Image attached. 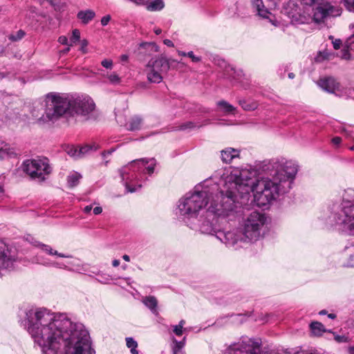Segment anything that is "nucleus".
<instances>
[{
	"label": "nucleus",
	"instance_id": "nucleus-1",
	"mask_svg": "<svg viewBox=\"0 0 354 354\" xmlns=\"http://www.w3.org/2000/svg\"><path fill=\"white\" fill-rule=\"evenodd\" d=\"M261 169L270 178L257 179L255 169L234 168L222 174L220 192L216 185H196L178 200L176 214L191 229L214 234L219 221L230 220L238 212V195L243 198L252 192L258 205L264 206L289 192L298 171L295 162L283 158L264 161Z\"/></svg>",
	"mask_w": 354,
	"mask_h": 354
},
{
	"label": "nucleus",
	"instance_id": "nucleus-2",
	"mask_svg": "<svg viewBox=\"0 0 354 354\" xmlns=\"http://www.w3.org/2000/svg\"><path fill=\"white\" fill-rule=\"evenodd\" d=\"M24 314L21 322L44 354L95 353L88 332L66 315L39 307L26 308Z\"/></svg>",
	"mask_w": 354,
	"mask_h": 354
},
{
	"label": "nucleus",
	"instance_id": "nucleus-3",
	"mask_svg": "<svg viewBox=\"0 0 354 354\" xmlns=\"http://www.w3.org/2000/svg\"><path fill=\"white\" fill-rule=\"evenodd\" d=\"M44 113L39 118L42 122H55L62 117H80L85 120H95L100 114L93 99L87 95H70L65 93H50L45 99Z\"/></svg>",
	"mask_w": 354,
	"mask_h": 354
},
{
	"label": "nucleus",
	"instance_id": "nucleus-4",
	"mask_svg": "<svg viewBox=\"0 0 354 354\" xmlns=\"http://www.w3.org/2000/svg\"><path fill=\"white\" fill-rule=\"evenodd\" d=\"M156 161L154 158L134 160L120 170V177L128 192H136L142 187L143 175L151 176L154 172Z\"/></svg>",
	"mask_w": 354,
	"mask_h": 354
},
{
	"label": "nucleus",
	"instance_id": "nucleus-5",
	"mask_svg": "<svg viewBox=\"0 0 354 354\" xmlns=\"http://www.w3.org/2000/svg\"><path fill=\"white\" fill-rule=\"evenodd\" d=\"M342 197L341 205L333 207L327 222L354 236V188L345 189Z\"/></svg>",
	"mask_w": 354,
	"mask_h": 354
},
{
	"label": "nucleus",
	"instance_id": "nucleus-6",
	"mask_svg": "<svg viewBox=\"0 0 354 354\" xmlns=\"http://www.w3.org/2000/svg\"><path fill=\"white\" fill-rule=\"evenodd\" d=\"M266 223L264 214L252 212L243 221L240 230L247 242L257 241L261 236L263 227Z\"/></svg>",
	"mask_w": 354,
	"mask_h": 354
},
{
	"label": "nucleus",
	"instance_id": "nucleus-7",
	"mask_svg": "<svg viewBox=\"0 0 354 354\" xmlns=\"http://www.w3.org/2000/svg\"><path fill=\"white\" fill-rule=\"evenodd\" d=\"M306 3L313 6V19L316 24L325 23L328 19L341 15V9L330 0H306Z\"/></svg>",
	"mask_w": 354,
	"mask_h": 354
},
{
	"label": "nucleus",
	"instance_id": "nucleus-8",
	"mask_svg": "<svg viewBox=\"0 0 354 354\" xmlns=\"http://www.w3.org/2000/svg\"><path fill=\"white\" fill-rule=\"evenodd\" d=\"M169 68V63L164 57H158L154 60L151 59L146 66L148 81L151 83H160Z\"/></svg>",
	"mask_w": 354,
	"mask_h": 354
},
{
	"label": "nucleus",
	"instance_id": "nucleus-9",
	"mask_svg": "<svg viewBox=\"0 0 354 354\" xmlns=\"http://www.w3.org/2000/svg\"><path fill=\"white\" fill-rule=\"evenodd\" d=\"M23 170L32 178H38L41 181L51 171L46 158L26 160L23 163Z\"/></svg>",
	"mask_w": 354,
	"mask_h": 354
},
{
	"label": "nucleus",
	"instance_id": "nucleus-10",
	"mask_svg": "<svg viewBox=\"0 0 354 354\" xmlns=\"http://www.w3.org/2000/svg\"><path fill=\"white\" fill-rule=\"evenodd\" d=\"M213 235L220 240L222 243L225 244L227 247H232L237 248L241 247L242 243L247 242L240 229L234 230L232 231L223 232L221 231L218 225H216V232Z\"/></svg>",
	"mask_w": 354,
	"mask_h": 354
},
{
	"label": "nucleus",
	"instance_id": "nucleus-11",
	"mask_svg": "<svg viewBox=\"0 0 354 354\" xmlns=\"http://www.w3.org/2000/svg\"><path fill=\"white\" fill-rule=\"evenodd\" d=\"M230 354H262L261 342L248 339L230 348Z\"/></svg>",
	"mask_w": 354,
	"mask_h": 354
},
{
	"label": "nucleus",
	"instance_id": "nucleus-12",
	"mask_svg": "<svg viewBox=\"0 0 354 354\" xmlns=\"http://www.w3.org/2000/svg\"><path fill=\"white\" fill-rule=\"evenodd\" d=\"M14 261L8 246L0 240V271L12 268Z\"/></svg>",
	"mask_w": 354,
	"mask_h": 354
},
{
	"label": "nucleus",
	"instance_id": "nucleus-13",
	"mask_svg": "<svg viewBox=\"0 0 354 354\" xmlns=\"http://www.w3.org/2000/svg\"><path fill=\"white\" fill-rule=\"evenodd\" d=\"M317 84L323 90L330 93L337 94L338 92L342 91L340 84L332 77L320 79Z\"/></svg>",
	"mask_w": 354,
	"mask_h": 354
},
{
	"label": "nucleus",
	"instance_id": "nucleus-14",
	"mask_svg": "<svg viewBox=\"0 0 354 354\" xmlns=\"http://www.w3.org/2000/svg\"><path fill=\"white\" fill-rule=\"evenodd\" d=\"M91 149L92 147L90 146H84L80 148L77 147L71 146L67 147L66 151L71 157H73L74 158H82Z\"/></svg>",
	"mask_w": 354,
	"mask_h": 354
},
{
	"label": "nucleus",
	"instance_id": "nucleus-15",
	"mask_svg": "<svg viewBox=\"0 0 354 354\" xmlns=\"http://www.w3.org/2000/svg\"><path fill=\"white\" fill-rule=\"evenodd\" d=\"M240 151L232 147H227L221 151V160L223 162L228 164L232 160L239 156Z\"/></svg>",
	"mask_w": 354,
	"mask_h": 354
},
{
	"label": "nucleus",
	"instance_id": "nucleus-16",
	"mask_svg": "<svg viewBox=\"0 0 354 354\" xmlns=\"http://www.w3.org/2000/svg\"><path fill=\"white\" fill-rule=\"evenodd\" d=\"M171 341L172 354H185L183 348L186 343V337H184L182 340L178 341L174 336H171Z\"/></svg>",
	"mask_w": 354,
	"mask_h": 354
},
{
	"label": "nucleus",
	"instance_id": "nucleus-17",
	"mask_svg": "<svg viewBox=\"0 0 354 354\" xmlns=\"http://www.w3.org/2000/svg\"><path fill=\"white\" fill-rule=\"evenodd\" d=\"M15 155V151L4 140L0 139V160H5Z\"/></svg>",
	"mask_w": 354,
	"mask_h": 354
},
{
	"label": "nucleus",
	"instance_id": "nucleus-18",
	"mask_svg": "<svg viewBox=\"0 0 354 354\" xmlns=\"http://www.w3.org/2000/svg\"><path fill=\"white\" fill-rule=\"evenodd\" d=\"M142 302L144 305L147 307L151 312L157 315L158 311V300L154 296H147L142 298Z\"/></svg>",
	"mask_w": 354,
	"mask_h": 354
},
{
	"label": "nucleus",
	"instance_id": "nucleus-19",
	"mask_svg": "<svg viewBox=\"0 0 354 354\" xmlns=\"http://www.w3.org/2000/svg\"><path fill=\"white\" fill-rule=\"evenodd\" d=\"M95 16V13L92 10H86L80 11L77 17L82 21L84 24H87L89 23Z\"/></svg>",
	"mask_w": 354,
	"mask_h": 354
},
{
	"label": "nucleus",
	"instance_id": "nucleus-20",
	"mask_svg": "<svg viewBox=\"0 0 354 354\" xmlns=\"http://www.w3.org/2000/svg\"><path fill=\"white\" fill-rule=\"evenodd\" d=\"M142 124V118L139 115H134L131 117L128 122L127 129L130 131H137L140 129Z\"/></svg>",
	"mask_w": 354,
	"mask_h": 354
},
{
	"label": "nucleus",
	"instance_id": "nucleus-21",
	"mask_svg": "<svg viewBox=\"0 0 354 354\" xmlns=\"http://www.w3.org/2000/svg\"><path fill=\"white\" fill-rule=\"evenodd\" d=\"M252 3L259 16L263 18H268V15L270 12L264 8L262 0H252Z\"/></svg>",
	"mask_w": 354,
	"mask_h": 354
},
{
	"label": "nucleus",
	"instance_id": "nucleus-22",
	"mask_svg": "<svg viewBox=\"0 0 354 354\" xmlns=\"http://www.w3.org/2000/svg\"><path fill=\"white\" fill-rule=\"evenodd\" d=\"M209 120H205L203 123L200 122H187L183 124H182L180 127V130H186V129H192L195 128H200L202 127L207 124H209Z\"/></svg>",
	"mask_w": 354,
	"mask_h": 354
},
{
	"label": "nucleus",
	"instance_id": "nucleus-23",
	"mask_svg": "<svg viewBox=\"0 0 354 354\" xmlns=\"http://www.w3.org/2000/svg\"><path fill=\"white\" fill-rule=\"evenodd\" d=\"M39 246L40 247V248L43 251H44L45 252H46L49 255H55V256H57L59 257H62V258H70V257H71L70 255H66L64 254L58 252L57 250H53L50 245H46V244H43V243H40L39 245Z\"/></svg>",
	"mask_w": 354,
	"mask_h": 354
},
{
	"label": "nucleus",
	"instance_id": "nucleus-24",
	"mask_svg": "<svg viewBox=\"0 0 354 354\" xmlns=\"http://www.w3.org/2000/svg\"><path fill=\"white\" fill-rule=\"evenodd\" d=\"M310 330L313 335L320 336L323 333L326 332L324 326L319 322H313L310 325Z\"/></svg>",
	"mask_w": 354,
	"mask_h": 354
},
{
	"label": "nucleus",
	"instance_id": "nucleus-25",
	"mask_svg": "<svg viewBox=\"0 0 354 354\" xmlns=\"http://www.w3.org/2000/svg\"><path fill=\"white\" fill-rule=\"evenodd\" d=\"M82 178V175L78 172L73 171L67 178V183L70 187L77 186Z\"/></svg>",
	"mask_w": 354,
	"mask_h": 354
},
{
	"label": "nucleus",
	"instance_id": "nucleus-26",
	"mask_svg": "<svg viewBox=\"0 0 354 354\" xmlns=\"http://www.w3.org/2000/svg\"><path fill=\"white\" fill-rule=\"evenodd\" d=\"M217 105L221 107L225 113H231L235 111V107L225 100L218 101Z\"/></svg>",
	"mask_w": 354,
	"mask_h": 354
},
{
	"label": "nucleus",
	"instance_id": "nucleus-27",
	"mask_svg": "<svg viewBox=\"0 0 354 354\" xmlns=\"http://www.w3.org/2000/svg\"><path fill=\"white\" fill-rule=\"evenodd\" d=\"M164 2L162 0H155L151 2L147 6V9L150 11H157L160 10L164 8Z\"/></svg>",
	"mask_w": 354,
	"mask_h": 354
},
{
	"label": "nucleus",
	"instance_id": "nucleus-28",
	"mask_svg": "<svg viewBox=\"0 0 354 354\" xmlns=\"http://www.w3.org/2000/svg\"><path fill=\"white\" fill-rule=\"evenodd\" d=\"M55 8V10L60 11L66 6V3L64 0H46Z\"/></svg>",
	"mask_w": 354,
	"mask_h": 354
},
{
	"label": "nucleus",
	"instance_id": "nucleus-29",
	"mask_svg": "<svg viewBox=\"0 0 354 354\" xmlns=\"http://www.w3.org/2000/svg\"><path fill=\"white\" fill-rule=\"evenodd\" d=\"M126 343H127V347L131 349V354H138V351L136 350L138 344L132 337H127Z\"/></svg>",
	"mask_w": 354,
	"mask_h": 354
},
{
	"label": "nucleus",
	"instance_id": "nucleus-30",
	"mask_svg": "<svg viewBox=\"0 0 354 354\" xmlns=\"http://www.w3.org/2000/svg\"><path fill=\"white\" fill-rule=\"evenodd\" d=\"M106 77L109 80L110 83L113 84H118L120 83L121 79L119 75L116 73H112L111 74H107Z\"/></svg>",
	"mask_w": 354,
	"mask_h": 354
},
{
	"label": "nucleus",
	"instance_id": "nucleus-31",
	"mask_svg": "<svg viewBox=\"0 0 354 354\" xmlns=\"http://www.w3.org/2000/svg\"><path fill=\"white\" fill-rule=\"evenodd\" d=\"M239 104L241 107L245 111H252L254 110L257 108V104L255 103L248 104L245 100H240L239 101Z\"/></svg>",
	"mask_w": 354,
	"mask_h": 354
},
{
	"label": "nucleus",
	"instance_id": "nucleus-32",
	"mask_svg": "<svg viewBox=\"0 0 354 354\" xmlns=\"http://www.w3.org/2000/svg\"><path fill=\"white\" fill-rule=\"evenodd\" d=\"M25 35V32L22 30H18L15 34L9 35L8 38L12 41H17L21 39Z\"/></svg>",
	"mask_w": 354,
	"mask_h": 354
},
{
	"label": "nucleus",
	"instance_id": "nucleus-33",
	"mask_svg": "<svg viewBox=\"0 0 354 354\" xmlns=\"http://www.w3.org/2000/svg\"><path fill=\"white\" fill-rule=\"evenodd\" d=\"M69 265H72V264L68 263V265H66L62 262H51V263H48V266H53V267L60 268V269L72 270L73 269L71 268H70Z\"/></svg>",
	"mask_w": 354,
	"mask_h": 354
},
{
	"label": "nucleus",
	"instance_id": "nucleus-34",
	"mask_svg": "<svg viewBox=\"0 0 354 354\" xmlns=\"http://www.w3.org/2000/svg\"><path fill=\"white\" fill-rule=\"evenodd\" d=\"M230 70L232 71H233V73L232 74H230V75L234 78V79H238V80H240L242 77H244L245 76V74H243V71L242 70H235V68H234L233 67H230Z\"/></svg>",
	"mask_w": 354,
	"mask_h": 354
},
{
	"label": "nucleus",
	"instance_id": "nucleus-35",
	"mask_svg": "<svg viewBox=\"0 0 354 354\" xmlns=\"http://www.w3.org/2000/svg\"><path fill=\"white\" fill-rule=\"evenodd\" d=\"M346 267L354 268V254H351L344 263Z\"/></svg>",
	"mask_w": 354,
	"mask_h": 354
},
{
	"label": "nucleus",
	"instance_id": "nucleus-36",
	"mask_svg": "<svg viewBox=\"0 0 354 354\" xmlns=\"http://www.w3.org/2000/svg\"><path fill=\"white\" fill-rule=\"evenodd\" d=\"M171 328H172L173 333L176 336H181L183 333V331L185 330V329L180 328L177 325H172Z\"/></svg>",
	"mask_w": 354,
	"mask_h": 354
},
{
	"label": "nucleus",
	"instance_id": "nucleus-37",
	"mask_svg": "<svg viewBox=\"0 0 354 354\" xmlns=\"http://www.w3.org/2000/svg\"><path fill=\"white\" fill-rule=\"evenodd\" d=\"M80 39V32L79 30H77V29L73 30L72 32V36L71 38V41L73 43H75L77 41H79Z\"/></svg>",
	"mask_w": 354,
	"mask_h": 354
},
{
	"label": "nucleus",
	"instance_id": "nucleus-38",
	"mask_svg": "<svg viewBox=\"0 0 354 354\" xmlns=\"http://www.w3.org/2000/svg\"><path fill=\"white\" fill-rule=\"evenodd\" d=\"M344 6L351 12H354V0H343Z\"/></svg>",
	"mask_w": 354,
	"mask_h": 354
},
{
	"label": "nucleus",
	"instance_id": "nucleus-39",
	"mask_svg": "<svg viewBox=\"0 0 354 354\" xmlns=\"http://www.w3.org/2000/svg\"><path fill=\"white\" fill-rule=\"evenodd\" d=\"M97 280L102 283H107L111 280V277L109 274H100Z\"/></svg>",
	"mask_w": 354,
	"mask_h": 354
},
{
	"label": "nucleus",
	"instance_id": "nucleus-40",
	"mask_svg": "<svg viewBox=\"0 0 354 354\" xmlns=\"http://www.w3.org/2000/svg\"><path fill=\"white\" fill-rule=\"evenodd\" d=\"M101 64L106 68L111 69L113 68V61L111 59H103L101 62Z\"/></svg>",
	"mask_w": 354,
	"mask_h": 354
},
{
	"label": "nucleus",
	"instance_id": "nucleus-41",
	"mask_svg": "<svg viewBox=\"0 0 354 354\" xmlns=\"http://www.w3.org/2000/svg\"><path fill=\"white\" fill-rule=\"evenodd\" d=\"M334 339L338 343L346 342H348V337L345 335H339L334 334Z\"/></svg>",
	"mask_w": 354,
	"mask_h": 354
},
{
	"label": "nucleus",
	"instance_id": "nucleus-42",
	"mask_svg": "<svg viewBox=\"0 0 354 354\" xmlns=\"http://www.w3.org/2000/svg\"><path fill=\"white\" fill-rule=\"evenodd\" d=\"M187 57L191 58L193 62H199L201 60V58L200 57L195 56L192 51L187 53Z\"/></svg>",
	"mask_w": 354,
	"mask_h": 354
},
{
	"label": "nucleus",
	"instance_id": "nucleus-43",
	"mask_svg": "<svg viewBox=\"0 0 354 354\" xmlns=\"http://www.w3.org/2000/svg\"><path fill=\"white\" fill-rule=\"evenodd\" d=\"M330 55L327 51L320 52L317 59L319 61L322 59H330Z\"/></svg>",
	"mask_w": 354,
	"mask_h": 354
},
{
	"label": "nucleus",
	"instance_id": "nucleus-44",
	"mask_svg": "<svg viewBox=\"0 0 354 354\" xmlns=\"http://www.w3.org/2000/svg\"><path fill=\"white\" fill-rule=\"evenodd\" d=\"M8 122V118L4 115V113L0 112V127H3L4 124H6Z\"/></svg>",
	"mask_w": 354,
	"mask_h": 354
},
{
	"label": "nucleus",
	"instance_id": "nucleus-45",
	"mask_svg": "<svg viewBox=\"0 0 354 354\" xmlns=\"http://www.w3.org/2000/svg\"><path fill=\"white\" fill-rule=\"evenodd\" d=\"M110 20H111V16L109 15H105L101 19V24L103 26H106L109 24V22L110 21Z\"/></svg>",
	"mask_w": 354,
	"mask_h": 354
},
{
	"label": "nucleus",
	"instance_id": "nucleus-46",
	"mask_svg": "<svg viewBox=\"0 0 354 354\" xmlns=\"http://www.w3.org/2000/svg\"><path fill=\"white\" fill-rule=\"evenodd\" d=\"M88 43L87 40H86V39H83L81 41V50L82 51L83 53H87L86 46H88Z\"/></svg>",
	"mask_w": 354,
	"mask_h": 354
},
{
	"label": "nucleus",
	"instance_id": "nucleus-47",
	"mask_svg": "<svg viewBox=\"0 0 354 354\" xmlns=\"http://www.w3.org/2000/svg\"><path fill=\"white\" fill-rule=\"evenodd\" d=\"M342 45V41L340 39H335L333 41V46L335 49H339Z\"/></svg>",
	"mask_w": 354,
	"mask_h": 354
},
{
	"label": "nucleus",
	"instance_id": "nucleus-48",
	"mask_svg": "<svg viewBox=\"0 0 354 354\" xmlns=\"http://www.w3.org/2000/svg\"><path fill=\"white\" fill-rule=\"evenodd\" d=\"M58 41L63 45H68V39L65 36H61L58 39Z\"/></svg>",
	"mask_w": 354,
	"mask_h": 354
},
{
	"label": "nucleus",
	"instance_id": "nucleus-49",
	"mask_svg": "<svg viewBox=\"0 0 354 354\" xmlns=\"http://www.w3.org/2000/svg\"><path fill=\"white\" fill-rule=\"evenodd\" d=\"M342 59H350V54L347 50H344L341 55Z\"/></svg>",
	"mask_w": 354,
	"mask_h": 354
},
{
	"label": "nucleus",
	"instance_id": "nucleus-50",
	"mask_svg": "<svg viewBox=\"0 0 354 354\" xmlns=\"http://www.w3.org/2000/svg\"><path fill=\"white\" fill-rule=\"evenodd\" d=\"M113 151H115V149L114 148H112L109 150H107V151H104V152H102V157L104 158H105L106 157V156H109L111 155Z\"/></svg>",
	"mask_w": 354,
	"mask_h": 354
},
{
	"label": "nucleus",
	"instance_id": "nucleus-51",
	"mask_svg": "<svg viewBox=\"0 0 354 354\" xmlns=\"http://www.w3.org/2000/svg\"><path fill=\"white\" fill-rule=\"evenodd\" d=\"M102 212V208L100 206H97L93 209V214L95 215L100 214Z\"/></svg>",
	"mask_w": 354,
	"mask_h": 354
},
{
	"label": "nucleus",
	"instance_id": "nucleus-52",
	"mask_svg": "<svg viewBox=\"0 0 354 354\" xmlns=\"http://www.w3.org/2000/svg\"><path fill=\"white\" fill-rule=\"evenodd\" d=\"M342 142V139L340 137H335L332 140V142L335 145H339Z\"/></svg>",
	"mask_w": 354,
	"mask_h": 354
},
{
	"label": "nucleus",
	"instance_id": "nucleus-53",
	"mask_svg": "<svg viewBox=\"0 0 354 354\" xmlns=\"http://www.w3.org/2000/svg\"><path fill=\"white\" fill-rule=\"evenodd\" d=\"M140 46L141 48H144V47H146V46H149V47H151V48H155L156 46L152 44V43H142V44H140Z\"/></svg>",
	"mask_w": 354,
	"mask_h": 354
},
{
	"label": "nucleus",
	"instance_id": "nucleus-54",
	"mask_svg": "<svg viewBox=\"0 0 354 354\" xmlns=\"http://www.w3.org/2000/svg\"><path fill=\"white\" fill-rule=\"evenodd\" d=\"M344 131L345 133V135L347 138H354L352 136V132L347 130V129H344Z\"/></svg>",
	"mask_w": 354,
	"mask_h": 354
},
{
	"label": "nucleus",
	"instance_id": "nucleus-55",
	"mask_svg": "<svg viewBox=\"0 0 354 354\" xmlns=\"http://www.w3.org/2000/svg\"><path fill=\"white\" fill-rule=\"evenodd\" d=\"M164 44L168 46H174L173 42L169 39H165Z\"/></svg>",
	"mask_w": 354,
	"mask_h": 354
},
{
	"label": "nucleus",
	"instance_id": "nucleus-56",
	"mask_svg": "<svg viewBox=\"0 0 354 354\" xmlns=\"http://www.w3.org/2000/svg\"><path fill=\"white\" fill-rule=\"evenodd\" d=\"M92 209V206L91 205H87L84 208V212L85 213H89Z\"/></svg>",
	"mask_w": 354,
	"mask_h": 354
},
{
	"label": "nucleus",
	"instance_id": "nucleus-57",
	"mask_svg": "<svg viewBox=\"0 0 354 354\" xmlns=\"http://www.w3.org/2000/svg\"><path fill=\"white\" fill-rule=\"evenodd\" d=\"M185 324V321L182 319L179 322L178 324H177L178 326H179L180 328H182L183 329H184V326Z\"/></svg>",
	"mask_w": 354,
	"mask_h": 354
},
{
	"label": "nucleus",
	"instance_id": "nucleus-58",
	"mask_svg": "<svg viewBox=\"0 0 354 354\" xmlns=\"http://www.w3.org/2000/svg\"><path fill=\"white\" fill-rule=\"evenodd\" d=\"M112 265L113 267H118L120 265V261L118 259H114L112 262Z\"/></svg>",
	"mask_w": 354,
	"mask_h": 354
},
{
	"label": "nucleus",
	"instance_id": "nucleus-59",
	"mask_svg": "<svg viewBox=\"0 0 354 354\" xmlns=\"http://www.w3.org/2000/svg\"><path fill=\"white\" fill-rule=\"evenodd\" d=\"M122 259H123L125 261H128V262H129V261H130V257H129V255H127V254H124V255L122 256Z\"/></svg>",
	"mask_w": 354,
	"mask_h": 354
},
{
	"label": "nucleus",
	"instance_id": "nucleus-60",
	"mask_svg": "<svg viewBox=\"0 0 354 354\" xmlns=\"http://www.w3.org/2000/svg\"><path fill=\"white\" fill-rule=\"evenodd\" d=\"M328 317L330 318V319H335L336 317V315L335 314H333V313H330V314H328Z\"/></svg>",
	"mask_w": 354,
	"mask_h": 354
},
{
	"label": "nucleus",
	"instance_id": "nucleus-61",
	"mask_svg": "<svg viewBox=\"0 0 354 354\" xmlns=\"http://www.w3.org/2000/svg\"><path fill=\"white\" fill-rule=\"evenodd\" d=\"M127 59H128V56H127V55H122L121 56V60H122V61H127Z\"/></svg>",
	"mask_w": 354,
	"mask_h": 354
},
{
	"label": "nucleus",
	"instance_id": "nucleus-62",
	"mask_svg": "<svg viewBox=\"0 0 354 354\" xmlns=\"http://www.w3.org/2000/svg\"><path fill=\"white\" fill-rule=\"evenodd\" d=\"M178 53L179 55H181V56H187V53H185V52H183V51H178Z\"/></svg>",
	"mask_w": 354,
	"mask_h": 354
},
{
	"label": "nucleus",
	"instance_id": "nucleus-63",
	"mask_svg": "<svg viewBox=\"0 0 354 354\" xmlns=\"http://www.w3.org/2000/svg\"><path fill=\"white\" fill-rule=\"evenodd\" d=\"M154 32L156 35H160L162 32V30L160 28H156L155 29Z\"/></svg>",
	"mask_w": 354,
	"mask_h": 354
},
{
	"label": "nucleus",
	"instance_id": "nucleus-64",
	"mask_svg": "<svg viewBox=\"0 0 354 354\" xmlns=\"http://www.w3.org/2000/svg\"><path fill=\"white\" fill-rule=\"evenodd\" d=\"M319 314L321 315H326L327 314V311L326 310H322L319 311Z\"/></svg>",
	"mask_w": 354,
	"mask_h": 354
}]
</instances>
